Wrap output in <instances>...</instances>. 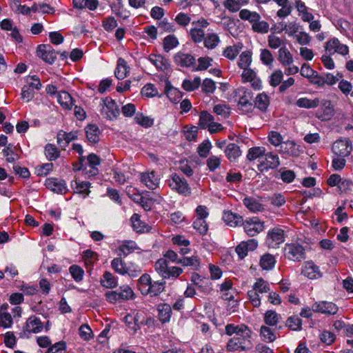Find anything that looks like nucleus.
Masks as SVG:
<instances>
[{"label":"nucleus","mask_w":353,"mask_h":353,"mask_svg":"<svg viewBox=\"0 0 353 353\" xmlns=\"http://www.w3.org/2000/svg\"><path fill=\"white\" fill-rule=\"evenodd\" d=\"M243 83H250L251 86L254 90H261L262 88V82L260 78L257 76L254 70L251 67L242 70L241 74Z\"/></svg>","instance_id":"11"},{"label":"nucleus","mask_w":353,"mask_h":353,"mask_svg":"<svg viewBox=\"0 0 353 353\" xmlns=\"http://www.w3.org/2000/svg\"><path fill=\"white\" fill-rule=\"evenodd\" d=\"M118 291L121 296V301L132 299L134 296L133 290L127 285L121 286Z\"/></svg>","instance_id":"63"},{"label":"nucleus","mask_w":353,"mask_h":353,"mask_svg":"<svg viewBox=\"0 0 353 353\" xmlns=\"http://www.w3.org/2000/svg\"><path fill=\"white\" fill-rule=\"evenodd\" d=\"M100 283L105 288H114L118 285L117 277L108 271L103 274Z\"/></svg>","instance_id":"35"},{"label":"nucleus","mask_w":353,"mask_h":353,"mask_svg":"<svg viewBox=\"0 0 353 353\" xmlns=\"http://www.w3.org/2000/svg\"><path fill=\"white\" fill-rule=\"evenodd\" d=\"M250 337L234 336L227 344V350L228 351H238L245 350L244 344L245 341Z\"/></svg>","instance_id":"28"},{"label":"nucleus","mask_w":353,"mask_h":353,"mask_svg":"<svg viewBox=\"0 0 353 353\" xmlns=\"http://www.w3.org/2000/svg\"><path fill=\"white\" fill-rule=\"evenodd\" d=\"M90 183L82 181L79 178H76L71 181L70 186L74 193L78 194L83 199H85L90 193Z\"/></svg>","instance_id":"14"},{"label":"nucleus","mask_w":353,"mask_h":353,"mask_svg":"<svg viewBox=\"0 0 353 353\" xmlns=\"http://www.w3.org/2000/svg\"><path fill=\"white\" fill-rule=\"evenodd\" d=\"M158 319L162 323H166L170 321L172 316V309L168 303H160L157 307Z\"/></svg>","instance_id":"26"},{"label":"nucleus","mask_w":353,"mask_h":353,"mask_svg":"<svg viewBox=\"0 0 353 353\" xmlns=\"http://www.w3.org/2000/svg\"><path fill=\"white\" fill-rule=\"evenodd\" d=\"M352 149V141L347 138L337 139L334 142L332 147V152L336 156L341 157H348L351 154Z\"/></svg>","instance_id":"7"},{"label":"nucleus","mask_w":353,"mask_h":353,"mask_svg":"<svg viewBox=\"0 0 353 353\" xmlns=\"http://www.w3.org/2000/svg\"><path fill=\"white\" fill-rule=\"evenodd\" d=\"M45 155L49 161H54L60 156L59 149L54 144L48 143L44 148Z\"/></svg>","instance_id":"51"},{"label":"nucleus","mask_w":353,"mask_h":353,"mask_svg":"<svg viewBox=\"0 0 353 353\" xmlns=\"http://www.w3.org/2000/svg\"><path fill=\"white\" fill-rule=\"evenodd\" d=\"M225 154L230 161H234L241 154L239 147L235 143H230L226 146Z\"/></svg>","instance_id":"46"},{"label":"nucleus","mask_w":353,"mask_h":353,"mask_svg":"<svg viewBox=\"0 0 353 353\" xmlns=\"http://www.w3.org/2000/svg\"><path fill=\"white\" fill-rule=\"evenodd\" d=\"M225 333L229 336H232V334H235L234 336H243V337H250L251 331L249 328L243 325H235L234 324H228L225 326Z\"/></svg>","instance_id":"19"},{"label":"nucleus","mask_w":353,"mask_h":353,"mask_svg":"<svg viewBox=\"0 0 353 353\" xmlns=\"http://www.w3.org/2000/svg\"><path fill=\"white\" fill-rule=\"evenodd\" d=\"M239 17L242 20L248 21L252 25L258 19H261V16L256 12H252L248 9H243L239 12Z\"/></svg>","instance_id":"49"},{"label":"nucleus","mask_w":353,"mask_h":353,"mask_svg":"<svg viewBox=\"0 0 353 353\" xmlns=\"http://www.w3.org/2000/svg\"><path fill=\"white\" fill-rule=\"evenodd\" d=\"M295 7L299 12V16L303 21L309 22L314 19V15L310 12V8L301 0L295 1Z\"/></svg>","instance_id":"25"},{"label":"nucleus","mask_w":353,"mask_h":353,"mask_svg":"<svg viewBox=\"0 0 353 353\" xmlns=\"http://www.w3.org/2000/svg\"><path fill=\"white\" fill-rule=\"evenodd\" d=\"M243 203L249 210L253 212L263 210V205L258 199L246 196L243 199Z\"/></svg>","instance_id":"32"},{"label":"nucleus","mask_w":353,"mask_h":353,"mask_svg":"<svg viewBox=\"0 0 353 353\" xmlns=\"http://www.w3.org/2000/svg\"><path fill=\"white\" fill-rule=\"evenodd\" d=\"M201 84V79L198 77L194 78L193 80L184 79L182 83V88L188 92L197 89Z\"/></svg>","instance_id":"54"},{"label":"nucleus","mask_w":353,"mask_h":353,"mask_svg":"<svg viewBox=\"0 0 353 353\" xmlns=\"http://www.w3.org/2000/svg\"><path fill=\"white\" fill-rule=\"evenodd\" d=\"M166 95L171 102L177 103L182 99L183 93L179 89L169 88L166 91Z\"/></svg>","instance_id":"56"},{"label":"nucleus","mask_w":353,"mask_h":353,"mask_svg":"<svg viewBox=\"0 0 353 353\" xmlns=\"http://www.w3.org/2000/svg\"><path fill=\"white\" fill-rule=\"evenodd\" d=\"M219 37L216 34H208L204 39V46L208 49H213L219 44Z\"/></svg>","instance_id":"59"},{"label":"nucleus","mask_w":353,"mask_h":353,"mask_svg":"<svg viewBox=\"0 0 353 353\" xmlns=\"http://www.w3.org/2000/svg\"><path fill=\"white\" fill-rule=\"evenodd\" d=\"M77 134L74 132H65L63 131H60L57 134V143L61 147H65L70 141L76 139Z\"/></svg>","instance_id":"44"},{"label":"nucleus","mask_w":353,"mask_h":353,"mask_svg":"<svg viewBox=\"0 0 353 353\" xmlns=\"http://www.w3.org/2000/svg\"><path fill=\"white\" fill-rule=\"evenodd\" d=\"M129 73V67L127 62L122 58L117 61V65L114 71L115 77L120 80L125 79Z\"/></svg>","instance_id":"38"},{"label":"nucleus","mask_w":353,"mask_h":353,"mask_svg":"<svg viewBox=\"0 0 353 353\" xmlns=\"http://www.w3.org/2000/svg\"><path fill=\"white\" fill-rule=\"evenodd\" d=\"M319 104L320 101L318 98L308 99L307 97H301L296 101V105L298 107L307 109L316 108Z\"/></svg>","instance_id":"43"},{"label":"nucleus","mask_w":353,"mask_h":353,"mask_svg":"<svg viewBox=\"0 0 353 353\" xmlns=\"http://www.w3.org/2000/svg\"><path fill=\"white\" fill-rule=\"evenodd\" d=\"M145 316L144 312L134 310L124 316L123 321L130 329L136 331L144 323Z\"/></svg>","instance_id":"9"},{"label":"nucleus","mask_w":353,"mask_h":353,"mask_svg":"<svg viewBox=\"0 0 353 353\" xmlns=\"http://www.w3.org/2000/svg\"><path fill=\"white\" fill-rule=\"evenodd\" d=\"M141 272V268L134 263H126L124 275L128 274L131 277H136Z\"/></svg>","instance_id":"61"},{"label":"nucleus","mask_w":353,"mask_h":353,"mask_svg":"<svg viewBox=\"0 0 353 353\" xmlns=\"http://www.w3.org/2000/svg\"><path fill=\"white\" fill-rule=\"evenodd\" d=\"M57 101L65 110H71L74 105V101L71 95L65 91H61L58 93Z\"/></svg>","instance_id":"33"},{"label":"nucleus","mask_w":353,"mask_h":353,"mask_svg":"<svg viewBox=\"0 0 353 353\" xmlns=\"http://www.w3.org/2000/svg\"><path fill=\"white\" fill-rule=\"evenodd\" d=\"M169 264L165 259L161 258L157 261L154 264V269L163 279L167 274Z\"/></svg>","instance_id":"55"},{"label":"nucleus","mask_w":353,"mask_h":353,"mask_svg":"<svg viewBox=\"0 0 353 353\" xmlns=\"http://www.w3.org/2000/svg\"><path fill=\"white\" fill-rule=\"evenodd\" d=\"M167 184L170 188L183 196H189L191 194V188L187 181L177 174H172L167 179Z\"/></svg>","instance_id":"3"},{"label":"nucleus","mask_w":353,"mask_h":353,"mask_svg":"<svg viewBox=\"0 0 353 353\" xmlns=\"http://www.w3.org/2000/svg\"><path fill=\"white\" fill-rule=\"evenodd\" d=\"M174 61L177 65L186 68H193L195 63V58L192 55L181 52H179L174 55Z\"/></svg>","instance_id":"24"},{"label":"nucleus","mask_w":353,"mask_h":353,"mask_svg":"<svg viewBox=\"0 0 353 353\" xmlns=\"http://www.w3.org/2000/svg\"><path fill=\"white\" fill-rule=\"evenodd\" d=\"M243 46V43L241 42L227 46L223 51V56L230 60H234L242 50Z\"/></svg>","instance_id":"30"},{"label":"nucleus","mask_w":353,"mask_h":353,"mask_svg":"<svg viewBox=\"0 0 353 353\" xmlns=\"http://www.w3.org/2000/svg\"><path fill=\"white\" fill-rule=\"evenodd\" d=\"M270 291V287L268 282L262 278H259L254 283L252 288L248 290L247 295L251 304L257 307L261 305V294L268 293Z\"/></svg>","instance_id":"1"},{"label":"nucleus","mask_w":353,"mask_h":353,"mask_svg":"<svg viewBox=\"0 0 353 353\" xmlns=\"http://www.w3.org/2000/svg\"><path fill=\"white\" fill-rule=\"evenodd\" d=\"M37 54L44 61L50 64H52L57 59V52L48 45L39 46Z\"/></svg>","instance_id":"18"},{"label":"nucleus","mask_w":353,"mask_h":353,"mask_svg":"<svg viewBox=\"0 0 353 353\" xmlns=\"http://www.w3.org/2000/svg\"><path fill=\"white\" fill-rule=\"evenodd\" d=\"M137 249V245L134 241H125L119 247L118 255H119V256L123 255V256H125Z\"/></svg>","instance_id":"47"},{"label":"nucleus","mask_w":353,"mask_h":353,"mask_svg":"<svg viewBox=\"0 0 353 353\" xmlns=\"http://www.w3.org/2000/svg\"><path fill=\"white\" fill-rule=\"evenodd\" d=\"M236 96L238 97L237 106L239 110L243 113L251 112L254 109L252 103V92L244 88H241L237 90Z\"/></svg>","instance_id":"4"},{"label":"nucleus","mask_w":353,"mask_h":353,"mask_svg":"<svg viewBox=\"0 0 353 353\" xmlns=\"http://www.w3.org/2000/svg\"><path fill=\"white\" fill-rule=\"evenodd\" d=\"M43 330V324L39 317L32 316L27 319L25 326V332L28 333L37 334L41 332Z\"/></svg>","instance_id":"23"},{"label":"nucleus","mask_w":353,"mask_h":353,"mask_svg":"<svg viewBox=\"0 0 353 353\" xmlns=\"http://www.w3.org/2000/svg\"><path fill=\"white\" fill-rule=\"evenodd\" d=\"M200 259L197 255L183 256L179 259V264L185 267H190L192 270H198L200 267Z\"/></svg>","instance_id":"36"},{"label":"nucleus","mask_w":353,"mask_h":353,"mask_svg":"<svg viewBox=\"0 0 353 353\" xmlns=\"http://www.w3.org/2000/svg\"><path fill=\"white\" fill-rule=\"evenodd\" d=\"M285 241L283 230L274 228L268 232L266 244L270 248H276Z\"/></svg>","instance_id":"10"},{"label":"nucleus","mask_w":353,"mask_h":353,"mask_svg":"<svg viewBox=\"0 0 353 353\" xmlns=\"http://www.w3.org/2000/svg\"><path fill=\"white\" fill-rule=\"evenodd\" d=\"M284 254L290 260L300 261L305 259V250L299 243H288L285 246Z\"/></svg>","instance_id":"8"},{"label":"nucleus","mask_w":353,"mask_h":353,"mask_svg":"<svg viewBox=\"0 0 353 353\" xmlns=\"http://www.w3.org/2000/svg\"><path fill=\"white\" fill-rule=\"evenodd\" d=\"M132 228L137 232H145L150 230V227L140 219L138 214H134L131 217Z\"/></svg>","instance_id":"45"},{"label":"nucleus","mask_w":353,"mask_h":353,"mask_svg":"<svg viewBox=\"0 0 353 353\" xmlns=\"http://www.w3.org/2000/svg\"><path fill=\"white\" fill-rule=\"evenodd\" d=\"M214 121V117L207 111H202L199 115V126L203 129H207Z\"/></svg>","instance_id":"52"},{"label":"nucleus","mask_w":353,"mask_h":353,"mask_svg":"<svg viewBox=\"0 0 353 353\" xmlns=\"http://www.w3.org/2000/svg\"><path fill=\"white\" fill-rule=\"evenodd\" d=\"M46 185L48 188L57 193H63L66 190L65 183L57 179H49L46 181Z\"/></svg>","instance_id":"41"},{"label":"nucleus","mask_w":353,"mask_h":353,"mask_svg":"<svg viewBox=\"0 0 353 353\" xmlns=\"http://www.w3.org/2000/svg\"><path fill=\"white\" fill-rule=\"evenodd\" d=\"M279 152L290 157H298L300 154L299 146L294 141H286L281 145Z\"/></svg>","instance_id":"21"},{"label":"nucleus","mask_w":353,"mask_h":353,"mask_svg":"<svg viewBox=\"0 0 353 353\" xmlns=\"http://www.w3.org/2000/svg\"><path fill=\"white\" fill-rule=\"evenodd\" d=\"M275 263L276 259L274 256L269 253L262 255L259 261L260 267L263 270L267 271L272 270L274 268Z\"/></svg>","instance_id":"34"},{"label":"nucleus","mask_w":353,"mask_h":353,"mask_svg":"<svg viewBox=\"0 0 353 353\" xmlns=\"http://www.w3.org/2000/svg\"><path fill=\"white\" fill-rule=\"evenodd\" d=\"M278 59L283 66L290 65L294 62L292 54L286 47H281L279 50Z\"/></svg>","instance_id":"42"},{"label":"nucleus","mask_w":353,"mask_h":353,"mask_svg":"<svg viewBox=\"0 0 353 353\" xmlns=\"http://www.w3.org/2000/svg\"><path fill=\"white\" fill-rule=\"evenodd\" d=\"M280 165L279 157L276 154L268 152L265 154V159L259 165L261 171H268L270 169H275Z\"/></svg>","instance_id":"16"},{"label":"nucleus","mask_w":353,"mask_h":353,"mask_svg":"<svg viewBox=\"0 0 353 353\" xmlns=\"http://www.w3.org/2000/svg\"><path fill=\"white\" fill-rule=\"evenodd\" d=\"M88 141L92 143H97L100 139V130L96 125L90 124L85 128Z\"/></svg>","instance_id":"31"},{"label":"nucleus","mask_w":353,"mask_h":353,"mask_svg":"<svg viewBox=\"0 0 353 353\" xmlns=\"http://www.w3.org/2000/svg\"><path fill=\"white\" fill-rule=\"evenodd\" d=\"M165 282L152 281L149 289V295L151 296H157L164 290Z\"/></svg>","instance_id":"62"},{"label":"nucleus","mask_w":353,"mask_h":353,"mask_svg":"<svg viewBox=\"0 0 353 353\" xmlns=\"http://www.w3.org/2000/svg\"><path fill=\"white\" fill-rule=\"evenodd\" d=\"M244 231L250 236H254L264 229L263 222L257 217H253L243 221Z\"/></svg>","instance_id":"12"},{"label":"nucleus","mask_w":353,"mask_h":353,"mask_svg":"<svg viewBox=\"0 0 353 353\" xmlns=\"http://www.w3.org/2000/svg\"><path fill=\"white\" fill-rule=\"evenodd\" d=\"M223 220L230 227H236L243 223V218L240 215L231 211H225L223 215Z\"/></svg>","instance_id":"27"},{"label":"nucleus","mask_w":353,"mask_h":353,"mask_svg":"<svg viewBox=\"0 0 353 353\" xmlns=\"http://www.w3.org/2000/svg\"><path fill=\"white\" fill-rule=\"evenodd\" d=\"M334 114V108L328 100H323L321 108L316 111V117L321 121L329 120Z\"/></svg>","instance_id":"20"},{"label":"nucleus","mask_w":353,"mask_h":353,"mask_svg":"<svg viewBox=\"0 0 353 353\" xmlns=\"http://www.w3.org/2000/svg\"><path fill=\"white\" fill-rule=\"evenodd\" d=\"M69 272L76 282H80L83 280L84 270L77 265H72L69 268Z\"/></svg>","instance_id":"60"},{"label":"nucleus","mask_w":353,"mask_h":353,"mask_svg":"<svg viewBox=\"0 0 353 353\" xmlns=\"http://www.w3.org/2000/svg\"><path fill=\"white\" fill-rule=\"evenodd\" d=\"M270 102V97L265 92L258 94L254 99L255 107L262 112H266Z\"/></svg>","instance_id":"37"},{"label":"nucleus","mask_w":353,"mask_h":353,"mask_svg":"<svg viewBox=\"0 0 353 353\" xmlns=\"http://www.w3.org/2000/svg\"><path fill=\"white\" fill-rule=\"evenodd\" d=\"M301 272L305 276L310 279H316L321 276L319 266L311 261L304 263Z\"/></svg>","instance_id":"22"},{"label":"nucleus","mask_w":353,"mask_h":353,"mask_svg":"<svg viewBox=\"0 0 353 353\" xmlns=\"http://www.w3.org/2000/svg\"><path fill=\"white\" fill-rule=\"evenodd\" d=\"M147 59L159 71L166 72L170 69L168 60L161 54L152 53Z\"/></svg>","instance_id":"17"},{"label":"nucleus","mask_w":353,"mask_h":353,"mask_svg":"<svg viewBox=\"0 0 353 353\" xmlns=\"http://www.w3.org/2000/svg\"><path fill=\"white\" fill-rule=\"evenodd\" d=\"M265 148L264 147H254L249 149L247 158L249 161H254L259 157L265 154Z\"/></svg>","instance_id":"57"},{"label":"nucleus","mask_w":353,"mask_h":353,"mask_svg":"<svg viewBox=\"0 0 353 353\" xmlns=\"http://www.w3.org/2000/svg\"><path fill=\"white\" fill-rule=\"evenodd\" d=\"M260 334L262 340L267 343L273 342L276 339V334L273 330L265 325L261 327Z\"/></svg>","instance_id":"50"},{"label":"nucleus","mask_w":353,"mask_h":353,"mask_svg":"<svg viewBox=\"0 0 353 353\" xmlns=\"http://www.w3.org/2000/svg\"><path fill=\"white\" fill-rule=\"evenodd\" d=\"M281 319V316L274 310H268L264 316L265 323L270 326L276 325Z\"/></svg>","instance_id":"53"},{"label":"nucleus","mask_w":353,"mask_h":353,"mask_svg":"<svg viewBox=\"0 0 353 353\" xmlns=\"http://www.w3.org/2000/svg\"><path fill=\"white\" fill-rule=\"evenodd\" d=\"M327 183L331 187L339 185L340 188L343 187L350 188L353 183L351 180L345 179L342 181L341 176L337 174H331L327 179Z\"/></svg>","instance_id":"29"},{"label":"nucleus","mask_w":353,"mask_h":353,"mask_svg":"<svg viewBox=\"0 0 353 353\" xmlns=\"http://www.w3.org/2000/svg\"><path fill=\"white\" fill-rule=\"evenodd\" d=\"M101 106V113L107 119L114 120L119 115L120 110L118 105L110 98L106 97L103 99Z\"/></svg>","instance_id":"6"},{"label":"nucleus","mask_w":353,"mask_h":353,"mask_svg":"<svg viewBox=\"0 0 353 353\" xmlns=\"http://www.w3.org/2000/svg\"><path fill=\"white\" fill-rule=\"evenodd\" d=\"M152 279L149 274H143L138 279L137 287L142 294L148 295Z\"/></svg>","instance_id":"39"},{"label":"nucleus","mask_w":353,"mask_h":353,"mask_svg":"<svg viewBox=\"0 0 353 353\" xmlns=\"http://www.w3.org/2000/svg\"><path fill=\"white\" fill-rule=\"evenodd\" d=\"M312 310L315 312L334 315L337 313L339 307L332 302L320 301L314 303Z\"/></svg>","instance_id":"15"},{"label":"nucleus","mask_w":353,"mask_h":353,"mask_svg":"<svg viewBox=\"0 0 353 353\" xmlns=\"http://www.w3.org/2000/svg\"><path fill=\"white\" fill-rule=\"evenodd\" d=\"M160 175L155 171H147L140 174V180L147 188L154 190L159 187Z\"/></svg>","instance_id":"13"},{"label":"nucleus","mask_w":353,"mask_h":353,"mask_svg":"<svg viewBox=\"0 0 353 353\" xmlns=\"http://www.w3.org/2000/svg\"><path fill=\"white\" fill-rule=\"evenodd\" d=\"M79 160L81 167L79 168L82 170L85 177H91L96 176L98 173L97 166L100 164L101 160L99 157L94 154H90L85 159L83 157H79Z\"/></svg>","instance_id":"2"},{"label":"nucleus","mask_w":353,"mask_h":353,"mask_svg":"<svg viewBox=\"0 0 353 353\" xmlns=\"http://www.w3.org/2000/svg\"><path fill=\"white\" fill-rule=\"evenodd\" d=\"M213 59L210 57H199L197 60V64L195 63L193 67L194 71H202L207 70L212 65Z\"/></svg>","instance_id":"48"},{"label":"nucleus","mask_w":353,"mask_h":353,"mask_svg":"<svg viewBox=\"0 0 353 353\" xmlns=\"http://www.w3.org/2000/svg\"><path fill=\"white\" fill-rule=\"evenodd\" d=\"M252 53L250 50H245L239 55L237 65L241 70L250 68L252 62Z\"/></svg>","instance_id":"40"},{"label":"nucleus","mask_w":353,"mask_h":353,"mask_svg":"<svg viewBox=\"0 0 353 353\" xmlns=\"http://www.w3.org/2000/svg\"><path fill=\"white\" fill-rule=\"evenodd\" d=\"M65 351L66 343L61 341L49 347L46 353H65Z\"/></svg>","instance_id":"64"},{"label":"nucleus","mask_w":353,"mask_h":353,"mask_svg":"<svg viewBox=\"0 0 353 353\" xmlns=\"http://www.w3.org/2000/svg\"><path fill=\"white\" fill-rule=\"evenodd\" d=\"M324 48L327 54H334L336 53L343 57L348 55L350 52L349 47L342 43L339 39L336 37L331 38L326 41L324 45Z\"/></svg>","instance_id":"5"},{"label":"nucleus","mask_w":353,"mask_h":353,"mask_svg":"<svg viewBox=\"0 0 353 353\" xmlns=\"http://www.w3.org/2000/svg\"><path fill=\"white\" fill-rule=\"evenodd\" d=\"M179 45L177 38L174 35H168L163 40V50L165 52H169Z\"/></svg>","instance_id":"58"}]
</instances>
